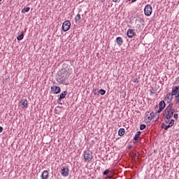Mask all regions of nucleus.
Returning a JSON list of instances; mask_svg holds the SVG:
<instances>
[{
  "label": "nucleus",
  "mask_w": 179,
  "mask_h": 179,
  "mask_svg": "<svg viewBox=\"0 0 179 179\" xmlns=\"http://www.w3.org/2000/svg\"><path fill=\"white\" fill-rule=\"evenodd\" d=\"M173 103H169V106L166 107V108L165 110H171V109H172L173 108Z\"/></svg>",
  "instance_id": "obj_23"
},
{
  "label": "nucleus",
  "mask_w": 179,
  "mask_h": 179,
  "mask_svg": "<svg viewBox=\"0 0 179 179\" xmlns=\"http://www.w3.org/2000/svg\"><path fill=\"white\" fill-rule=\"evenodd\" d=\"M133 83H139V81L138 80V78H135L133 79Z\"/></svg>",
  "instance_id": "obj_30"
},
{
  "label": "nucleus",
  "mask_w": 179,
  "mask_h": 179,
  "mask_svg": "<svg viewBox=\"0 0 179 179\" xmlns=\"http://www.w3.org/2000/svg\"><path fill=\"white\" fill-rule=\"evenodd\" d=\"M150 117H151L153 120H155V113L153 112H151L150 114Z\"/></svg>",
  "instance_id": "obj_32"
},
{
  "label": "nucleus",
  "mask_w": 179,
  "mask_h": 179,
  "mask_svg": "<svg viewBox=\"0 0 179 179\" xmlns=\"http://www.w3.org/2000/svg\"><path fill=\"white\" fill-rule=\"evenodd\" d=\"M146 129L145 124H142L140 125V130L141 131H143V129Z\"/></svg>",
  "instance_id": "obj_25"
},
{
  "label": "nucleus",
  "mask_w": 179,
  "mask_h": 179,
  "mask_svg": "<svg viewBox=\"0 0 179 179\" xmlns=\"http://www.w3.org/2000/svg\"><path fill=\"white\" fill-rule=\"evenodd\" d=\"M113 2H118V0H113Z\"/></svg>",
  "instance_id": "obj_41"
},
{
  "label": "nucleus",
  "mask_w": 179,
  "mask_h": 179,
  "mask_svg": "<svg viewBox=\"0 0 179 179\" xmlns=\"http://www.w3.org/2000/svg\"><path fill=\"white\" fill-rule=\"evenodd\" d=\"M171 113H172L173 115H174V113H176V110L174 109H171Z\"/></svg>",
  "instance_id": "obj_34"
},
{
  "label": "nucleus",
  "mask_w": 179,
  "mask_h": 179,
  "mask_svg": "<svg viewBox=\"0 0 179 179\" xmlns=\"http://www.w3.org/2000/svg\"><path fill=\"white\" fill-rule=\"evenodd\" d=\"M178 93H179V85L174 86L172 88V92H171L172 96H176V94H178Z\"/></svg>",
  "instance_id": "obj_12"
},
{
  "label": "nucleus",
  "mask_w": 179,
  "mask_h": 179,
  "mask_svg": "<svg viewBox=\"0 0 179 179\" xmlns=\"http://www.w3.org/2000/svg\"><path fill=\"white\" fill-rule=\"evenodd\" d=\"M50 93H53L54 94H59V93H61V87L57 85H52L50 87Z\"/></svg>",
  "instance_id": "obj_5"
},
{
  "label": "nucleus",
  "mask_w": 179,
  "mask_h": 179,
  "mask_svg": "<svg viewBox=\"0 0 179 179\" xmlns=\"http://www.w3.org/2000/svg\"><path fill=\"white\" fill-rule=\"evenodd\" d=\"M48 177H50L49 172L47 170L43 171L41 176V179H48Z\"/></svg>",
  "instance_id": "obj_13"
},
{
  "label": "nucleus",
  "mask_w": 179,
  "mask_h": 179,
  "mask_svg": "<svg viewBox=\"0 0 179 179\" xmlns=\"http://www.w3.org/2000/svg\"><path fill=\"white\" fill-rule=\"evenodd\" d=\"M58 82H60L62 85H69V81H68L64 76H62L61 78H58Z\"/></svg>",
  "instance_id": "obj_9"
},
{
  "label": "nucleus",
  "mask_w": 179,
  "mask_h": 179,
  "mask_svg": "<svg viewBox=\"0 0 179 179\" xmlns=\"http://www.w3.org/2000/svg\"><path fill=\"white\" fill-rule=\"evenodd\" d=\"M173 96L174 95H173L171 93H168L164 99L165 101H167V103H171L173 101Z\"/></svg>",
  "instance_id": "obj_10"
},
{
  "label": "nucleus",
  "mask_w": 179,
  "mask_h": 179,
  "mask_svg": "<svg viewBox=\"0 0 179 179\" xmlns=\"http://www.w3.org/2000/svg\"><path fill=\"white\" fill-rule=\"evenodd\" d=\"M155 108L156 109V108H159V105H156L155 106Z\"/></svg>",
  "instance_id": "obj_39"
},
{
  "label": "nucleus",
  "mask_w": 179,
  "mask_h": 179,
  "mask_svg": "<svg viewBox=\"0 0 179 179\" xmlns=\"http://www.w3.org/2000/svg\"><path fill=\"white\" fill-rule=\"evenodd\" d=\"M176 99L177 100V103L179 102V92H178V94L176 95Z\"/></svg>",
  "instance_id": "obj_31"
},
{
  "label": "nucleus",
  "mask_w": 179,
  "mask_h": 179,
  "mask_svg": "<svg viewBox=\"0 0 179 179\" xmlns=\"http://www.w3.org/2000/svg\"><path fill=\"white\" fill-rule=\"evenodd\" d=\"M151 93H153V92H151Z\"/></svg>",
  "instance_id": "obj_47"
},
{
  "label": "nucleus",
  "mask_w": 179,
  "mask_h": 179,
  "mask_svg": "<svg viewBox=\"0 0 179 179\" xmlns=\"http://www.w3.org/2000/svg\"><path fill=\"white\" fill-rule=\"evenodd\" d=\"M0 2H2V0H0Z\"/></svg>",
  "instance_id": "obj_46"
},
{
  "label": "nucleus",
  "mask_w": 179,
  "mask_h": 179,
  "mask_svg": "<svg viewBox=\"0 0 179 179\" xmlns=\"http://www.w3.org/2000/svg\"><path fill=\"white\" fill-rule=\"evenodd\" d=\"M152 12H153V8H152V6L150 4H147L144 8V13L145 16H150L152 15Z\"/></svg>",
  "instance_id": "obj_2"
},
{
  "label": "nucleus",
  "mask_w": 179,
  "mask_h": 179,
  "mask_svg": "<svg viewBox=\"0 0 179 179\" xmlns=\"http://www.w3.org/2000/svg\"><path fill=\"white\" fill-rule=\"evenodd\" d=\"M136 0H130V3H134V2H135Z\"/></svg>",
  "instance_id": "obj_38"
},
{
  "label": "nucleus",
  "mask_w": 179,
  "mask_h": 179,
  "mask_svg": "<svg viewBox=\"0 0 179 179\" xmlns=\"http://www.w3.org/2000/svg\"><path fill=\"white\" fill-rule=\"evenodd\" d=\"M101 3H104L106 1V0H100Z\"/></svg>",
  "instance_id": "obj_40"
},
{
  "label": "nucleus",
  "mask_w": 179,
  "mask_h": 179,
  "mask_svg": "<svg viewBox=\"0 0 179 179\" xmlns=\"http://www.w3.org/2000/svg\"><path fill=\"white\" fill-rule=\"evenodd\" d=\"M174 122H176V121L174 120V119H171L169 124L171 127H173V125H174Z\"/></svg>",
  "instance_id": "obj_27"
},
{
  "label": "nucleus",
  "mask_w": 179,
  "mask_h": 179,
  "mask_svg": "<svg viewBox=\"0 0 179 179\" xmlns=\"http://www.w3.org/2000/svg\"><path fill=\"white\" fill-rule=\"evenodd\" d=\"M3 131V127H2L1 126H0V134H1V132Z\"/></svg>",
  "instance_id": "obj_35"
},
{
  "label": "nucleus",
  "mask_w": 179,
  "mask_h": 179,
  "mask_svg": "<svg viewBox=\"0 0 179 179\" xmlns=\"http://www.w3.org/2000/svg\"><path fill=\"white\" fill-rule=\"evenodd\" d=\"M159 109L157 110V113L158 114H160V113H162L164 110V108H166V102H164V101H161L159 102Z\"/></svg>",
  "instance_id": "obj_7"
},
{
  "label": "nucleus",
  "mask_w": 179,
  "mask_h": 179,
  "mask_svg": "<svg viewBox=\"0 0 179 179\" xmlns=\"http://www.w3.org/2000/svg\"><path fill=\"white\" fill-rule=\"evenodd\" d=\"M125 134V129L124 128H120L118 131V135L119 136H124Z\"/></svg>",
  "instance_id": "obj_17"
},
{
  "label": "nucleus",
  "mask_w": 179,
  "mask_h": 179,
  "mask_svg": "<svg viewBox=\"0 0 179 179\" xmlns=\"http://www.w3.org/2000/svg\"><path fill=\"white\" fill-rule=\"evenodd\" d=\"M30 11V7L24 8L22 10V13H27V12Z\"/></svg>",
  "instance_id": "obj_20"
},
{
  "label": "nucleus",
  "mask_w": 179,
  "mask_h": 179,
  "mask_svg": "<svg viewBox=\"0 0 179 179\" xmlns=\"http://www.w3.org/2000/svg\"><path fill=\"white\" fill-rule=\"evenodd\" d=\"M147 120H148L146 122H147V124L148 123V124H150V122L152 121V120H153V117H152L151 116H148V117H147Z\"/></svg>",
  "instance_id": "obj_26"
},
{
  "label": "nucleus",
  "mask_w": 179,
  "mask_h": 179,
  "mask_svg": "<svg viewBox=\"0 0 179 179\" xmlns=\"http://www.w3.org/2000/svg\"><path fill=\"white\" fill-rule=\"evenodd\" d=\"M110 173V169H106L103 171V176H108V173Z\"/></svg>",
  "instance_id": "obj_24"
},
{
  "label": "nucleus",
  "mask_w": 179,
  "mask_h": 179,
  "mask_svg": "<svg viewBox=\"0 0 179 179\" xmlns=\"http://www.w3.org/2000/svg\"><path fill=\"white\" fill-rule=\"evenodd\" d=\"M115 41L117 45H122L124 44V40L120 36L117 37Z\"/></svg>",
  "instance_id": "obj_16"
},
{
  "label": "nucleus",
  "mask_w": 179,
  "mask_h": 179,
  "mask_svg": "<svg viewBox=\"0 0 179 179\" xmlns=\"http://www.w3.org/2000/svg\"><path fill=\"white\" fill-rule=\"evenodd\" d=\"M58 103L60 104L61 106H62V103L58 102Z\"/></svg>",
  "instance_id": "obj_42"
},
{
  "label": "nucleus",
  "mask_w": 179,
  "mask_h": 179,
  "mask_svg": "<svg viewBox=\"0 0 179 179\" xmlns=\"http://www.w3.org/2000/svg\"><path fill=\"white\" fill-rule=\"evenodd\" d=\"M61 174L63 177H68L69 176V168L62 166L61 168Z\"/></svg>",
  "instance_id": "obj_3"
},
{
  "label": "nucleus",
  "mask_w": 179,
  "mask_h": 179,
  "mask_svg": "<svg viewBox=\"0 0 179 179\" xmlns=\"http://www.w3.org/2000/svg\"><path fill=\"white\" fill-rule=\"evenodd\" d=\"M165 127H166V124L162 123V125H161L162 129H164Z\"/></svg>",
  "instance_id": "obj_33"
},
{
  "label": "nucleus",
  "mask_w": 179,
  "mask_h": 179,
  "mask_svg": "<svg viewBox=\"0 0 179 179\" xmlns=\"http://www.w3.org/2000/svg\"><path fill=\"white\" fill-rule=\"evenodd\" d=\"M76 23H80V14H77L75 17Z\"/></svg>",
  "instance_id": "obj_19"
},
{
  "label": "nucleus",
  "mask_w": 179,
  "mask_h": 179,
  "mask_svg": "<svg viewBox=\"0 0 179 179\" xmlns=\"http://www.w3.org/2000/svg\"><path fill=\"white\" fill-rule=\"evenodd\" d=\"M98 93H99V94H101V96H104V94H106V90L101 89L98 91Z\"/></svg>",
  "instance_id": "obj_21"
},
{
  "label": "nucleus",
  "mask_w": 179,
  "mask_h": 179,
  "mask_svg": "<svg viewBox=\"0 0 179 179\" xmlns=\"http://www.w3.org/2000/svg\"><path fill=\"white\" fill-rule=\"evenodd\" d=\"M93 93H96V90H93Z\"/></svg>",
  "instance_id": "obj_43"
},
{
  "label": "nucleus",
  "mask_w": 179,
  "mask_h": 179,
  "mask_svg": "<svg viewBox=\"0 0 179 179\" xmlns=\"http://www.w3.org/2000/svg\"><path fill=\"white\" fill-rule=\"evenodd\" d=\"M68 94V91H64L59 94V101H61L63 99H65L66 96Z\"/></svg>",
  "instance_id": "obj_14"
},
{
  "label": "nucleus",
  "mask_w": 179,
  "mask_h": 179,
  "mask_svg": "<svg viewBox=\"0 0 179 179\" xmlns=\"http://www.w3.org/2000/svg\"><path fill=\"white\" fill-rule=\"evenodd\" d=\"M169 128H171V126L170 124L165 125L164 130L168 131Z\"/></svg>",
  "instance_id": "obj_28"
},
{
  "label": "nucleus",
  "mask_w": 179,
  "mask_h": 179,
  "mask_svg": "<svg viewBox=\"0 0 179 179\" xmlns=\"http://www.w3.org/2000/svg\"><path fill=\"white\" fill-rule=\"evenodd\" d=\"M171 119V117L167 118V117H166V116L164 117V120L166 124H169V122H170Z\"/></svg>",
  "instance_id": "obj_22"
},
{
  "label": "nucleus",
  "mask_w": 179,
  "mask_h": 179,
  "mask_svg": "<svg viewBox=\"0 0 179 179\" xmlns=\"http://www.w3.org/2000/svg\"><path fill=\"white\" fill-rule=\"evenodd\" d=\"M145 115H146V117H148L149 115V114H148V113H146Z\"/></svg>",
  "instance_id": "obj_44"
},
{
  "label": "nucleus",
  "mask_w": 179,
  "mask_h": 179,
  "mask_svg": "<svg viewBox=\"0 0 179 179\" xmlns=\"http://www.w3.org/2000/svg\"><path fill=\"white\" fill-rule=\"evenodd\" d=\"M141 134H142V132L140 131H138L136 133V134L134 137V141H135V142H139V137L141 136Z\"/></svg>",
  "instance_id": "obj_15"
},
{
  "label": "nucleus",
  "mask_w": 179,
  "mask_h": 179,
  "mask_svg": "<svg viewBox=\"0 0 179 179\" xmlns=\"http://www.w3.org/2000/svg\"><path fill=\"white\" fill-rule=\"evenodd\" d=\"M93 152L90 150L85 151L84 152V159L85 162H92V159H93Z\"/></svg>",
  "instance_id": "obj_1"
},
{
  "label": "nucleus",
  "mask_w": 179,
  "mask_h": 179,
  "mask_svg": "<svg viewBox=\"0 0 179 179\" xmlns=\"http://www.w3.org/2000/svg\"><path fill=\"white\" fill-rule=\"evenodd\" d=\"M62 29L63 31H68L71 29V22L69 20H66L63 22Z\"/></svg>",
  "instance_id": "obj_4"
},
{
  "label": "nucleus",
  "mask_w": 179,
  "mask_h": 179,
  "mask_svg": "<svg viewBox=\"0 0 179 179\" xmlns=\"http://www.w3.org/2000/svg\"><path fill=\"white\" fill-rule=\"evenodd\" d=\"M127 37H129V38H132L135 37V36H136V34L135 33L134 29H129L127 31Z\"/></svg>",
  "instance_id": "obj_8"
},
{
  "label": "nucleus",
  "mask_w": 179,
  "mask_h": 179,
  "mask_svg": "<svg viewBox=\"0 0 179 179\" xmlns=\"http://www.w3.org/2000/svg\"><path fill=\"white\" fill-rule=\"evenodd\" d=\"M171 110H166L165 109L164 111V115H165V117H166V118H171L173 117V113H171Z\"/></svg>",
  "instance_id": "obj_11"
},
{
  "label": "nucleus",
  "mask_w": 179,
  "mask_h": 179,
  "mask_svg": "<svg viewBox=\"0 0 179 179\" xmlns=\"http://www.w3.org/2000/svg\"><path fill=\"white\" fill-rule=\"evenodd\" d=\"M131 148H132V146L130 145V146L129 147V149H131Z\"/></svg>",
  "instance_id": "obj_45"
},
{
  "label": "nucleus",
  "mask_w": 179,
  "mask_h": 179,
  "mask_svg": "<svg viewBox=\"0 0 179 179\" xmlns=\"http://www.w3.org/2000/svg\"><path fill=\"white\" fill-rule=\"evenodd\" d=\"M157 120H159V117H155V118L153 119V121H157Z\"/></svg>",
  "instance_id": "obj_36"
},
{
  "label": "nucleus",
  "mask_w": 179,
  "mask_h": 179,
  "mask_svg": "<svg viewBox=\"0 0 179 179\" xmlns=\"http://www.w3.org/2000/svg\"><path fill=\"white\" fill-rule=\"evenodd\" d=\"M24 38V34H23V31H22L21 33H20V34H18V36H17V40L18 41H21V40L22 39V38Z\"/></svg>",
  "instance_id": "obj_18"
},
{
  "label": "nucleus",
  "mask_w": 179,
  "mask_h": 179,
  "mask_svg": "<svg viewBox=\"0 0 179 179\" xmlns=\"http://www.w3.org/2000/svg\"><path fill=\"white\" fill-rule=\"evenodd\" d=\"M20 106H21V108L24 109L29 107V102L27 99H23L20 101Z\"/></svg>",
  "instance_id": "obj_6"
},
{
  "label": "nucleus",
  "mask_w": 179,
  "mask_h": 179,
  "mask_svg": "<svg viewBox=\"0 0 179 179\" xmlns=\"http://www.w3.org/2000/svg\"><path fill=\"white\" fill-rule=\"evenodd\" d=\"M173 117L175 118V120H178V113H174Z\"/></svg>",
  "instance_id": "obj_29"
},
{
  "label": "nucleus",
  "mask_w": 179,
  "mask_h": 179,
  "mask_svg": "<svg viewBox=\"0 0 179 179\" xmlns=\"http://www.w3.org/2000/svg\"><path fill=\"white\" fill-rule=\"evenodd\" d=\"M136 157V153L133 154V159H135Z\"/></svg>",
  "instance_id": "obj_37"
}]
</instances>
